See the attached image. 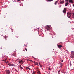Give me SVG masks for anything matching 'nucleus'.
I'll return each mask as SVG.
<instances>
[{
    "label": "nucleus",
    "instance_id": "nucleus-1",
    "mask_svg": "<svg viewBox=\"0 0 74 74\" xmlns=\"http://www.w3.org/2000/svg\"><path fill=\"white\" fill-rule=\"evenodd\" d=\"M46 29L47 31L51 32V30H52V28H51V26L47 25L46 27Z\"/></svg>",
    "mask_w": 74,
    "mask_h": 74
},
{
    "label": "nucleus",
    "instance_id": "nucleus-2",
    "mask_svg": "<svg viewBox=\"0 0 74 74\" xmlns=\"http://www.w3.org/2000/svg\"><path fill=\"white\" fill-rule=\"evenodd\" d=\"M66 8H64L63 11V12L64 14H65V13H66Z\"/></svg>",
    "mask_w": 74,
    "mask_h": 74
},
{
    "label": "nucleus",
    "instance_id": "nucleus-3",
    "mask_svg": "<svg viewBox=\"0 0 74 74\" xmlns=\"http://www.w3.org/2000/svg\"><path fill=\"white\" fill-rule=\"evenodd\" d=\"M71 55L72 58H74V52L72 51L71 52Z\"/></svg>",
    "mask_w": 74,
    "mask_h": 74
},
{
    "label": "nucleus",
    "instance_id": "nucleus-4",
    "mask_svg": "<svg viewBox=\"0 0 74 74\" xmlns=\"http://www.w3.org/2000/svg\"><path fill=\"white\" fill-rule=\"evenodd\" d=\"M67 17H68L69 18H70V17L71 16V14L67 13Z\"/></svg>",
    "mask_w": 74,
    "mask_h": 74
},
{
    "label": "nucleus",
    "instance_id": "nucleus-5",
    "mask_svg": "<svg viewBox=\"0 0 74 74\" xmlns=\"http://www.w3.org/2000/svg\"><path fill=\"white\" fill-rule=\"evenodd\" d=\"M64 1L62 0L60 2V4H63V3H64Z\"/></svg>",
    "mask_w": 74,
    "mask_h": 74
},
{
    "label": "nucleus",
    "instance_id": "nucleus-6",
    "mask_svg": "<svg viewBox=\"0 0 74 74\" xmlns=\"http://www.w3.org/2000/svg\"><path fill=\"white\" fill-rule=\"evenodd\" d=\"M23 51L24 52L25 51V50H26V52H27V49L26 48H23Z\"/></svg>",
    "mask_w": 74,
    "mask_h": 74
},
{
    "label": "nucleus",
    "instance_id": "nucleus-7",
    "mask_svg": "<svg viewBox=\"0 0 74 74\" xmlns=\"http://www.w3.org/2000/svg\"><path fill=\"white\" fill-rule=\"evenodd\" d=\"M69 2L70 3H71L72 4H74V2H73V1L72 0H69Z\"/></svg>",
    "mask_w": 74,
    "mask_h": 74
},
{
    "label": "nucleus",
    "instance_id": "nucleus-8",
    "mask_svg": "<svg viewBox=\"0 0 74 74\" xmlns=\"http://www.w3.org/2000/svg\"><path fill=\"white\" fill-rule=\"evenodd\" d=\"M15 55H16V53H14L11 55V56H15Z\"/></svg>",
    "mask_w": 74,
    "mask_h": 74
},
{
    "label": "nucleus",
    "instance_id": "nucleus-9",
    "mask_svg": "<svg viewBox=\"0 0 74 74\" xmlns=\"http://www.w3.org/2000/svg\"><path fill=\"white\" fill-rule=\"evenodd\" d=\"M58 48H60L62 47V46L60 45H58Z\"/></svg>",
    "mask_w": 74,
    "mask_h": 74
},
{
    "label": "nucleus",
    "instance_id": "nucleus-10",
    "mask_svg": "<svg viewBox=\"0 0 74 74\" xmlns=\"http://www.w3.org/2000/svg\"><path fill=\"white\" fill-rule=\"evenodd\" d=\"M15 66H16V65H14V64L12 63L11 64V66H14V67H15Z\"/></svg>",
    "mask_w": 74,
    "mask_h": 74
},
{
    "label": "nucleus",
    "instance_id": "nucleus-11",
    "mask_svg": "<svg viewBox=\"0 0 74 74\" xmlns=\"http://www.w3.org/2000/svg\"><path fill=\"white\" fill-rule=\"evenodd\" d=\"M69 5V3L68 2H66L65 4V6H67Z\"/></svg>",
    "mask_w": 74,
    "mask_h": 74
},
{
    "label": "nucleus",
    "instance_id": "nucleus-12",
    "mask_svg": "<svg viewBox=\"0 0 74 74\" xmlns=\"http://www.w3.org/2000/svg\"><path fill=\"white\" fill-rule=\"evenodd\" d=\"M35 64V65H37V66H39L38 65V63L37 62H34Z\"/></svg>",
    "mask_w": 74,
    "mask_h": 74
},
{
    "label": "nucleus",
    "instance_id": "nucleus-13",
    "mask_svg": "<svg viewBox=\"0 0 74 74\" xmlns=\"http://www.w3.org/2000/svg\"><path fill=\"white\" fill-rule=\"evenodd\" d=\"M19 68H20V69H21V70H22V69H23V68H22V66H21V65H19Z\"/></svg>",
    "mask_w": 74,
    "mask_h": 74
},
{
    "label": "nucleus",
    "instance_id": "nucleus-14",
    "mask_svg": "<svg viewBox=\"0 0 74 74\" xmlns=\"http://www.w3.org/2000/svg\"><path fill=\"white\" fill-rule=\"evenodd\" d=\"M12 63L10 62L8 64V65L10 66H11V64Z\"/></svg>",
    "mask_w": 74,
    "mask_h": 74
},
{
    "label": "nucleus",
    "instance_id": "nucleus-15",
    "mask_svg": "<svg viewBox=\"0 0 74 74\" xmlns=\"http://www.w3.org/2000/svg\"><path fill=\"white\" fill-rule=\"evenodd\" d=\"M60 71H61L60 70L58 71V74H60Z\"/></svg>",
    "mask_w": 74,
    "mask_h": 74
},
{
    "label": "nucleus",
    "instance_id": "nucleus-16",
    "mask_svg": "<svg viewBox=\"0 0 74 74\" xmlns=\"http://www.w3.org/2000/svg\"><path fill=\"white\" fill-rule=\"evenodd\" d=\"M22 62H23V61H22V60H20L19 61V63H22Z\"/></svg>",
    "mask_w": 74,
    "mask_h": 74
},
{
    "label": "nucleus",
    "instance_id": "nucleus-17",
    "mask_svg": "<svg viewBox=\"0 0 74 74\" xmlns=\"http://www.w3.org/2000/svg\"><path fill=\"white\" fill-rule=\"evenodd\" d=\"M26 69H29V70H31L30 68H29L28 67H26Z\"/></svg>",
    "mask_w": 74,
    "mask_h": 74
},
{
    "label": "nucleus",
    "instance_id": "nucleus-18",
    "mask_svg": "<svg viewBox=\"0 0 74 74\" xmlns=\"http://www.w3.org/2000/svg\"><path fill=\"white\" fill-rule=\"evenodd\" d=\"M69 65L70 66H72V64H71V62H70L69 63Z\"/></svg>",
    "mask_w": 74,
    "mask_h": 74
},
{
    "label": "nucleus",
    "instance_id": "nucleus-19",
    "mask_svg": "<svg viewBox=\"0 0 74 74\" xmlns=\"http://www.w3.org/2000/svg\"><path fill=\"white\" fill-rule=\"evenodd\" d=\"M63 58H62L60 60L61 62H63Z\"/></svg>",
    "mask_w": 74,
    "mask_h": 74
},
{
    "label": "nucleus",
    "instance_id": "nucleus-20",
    "mask_svg": "<svg viewBox=\"0 0 74 74\" xmlns=\"http://www.w3.org/2000/svg\"><path fill=\"white\" fill-rule=\"evenodd\" d=\"M57 3H58V1H56L55 3V5H56Z\"/></svg>",
    "mask_w": 74,
    "mask_h": 74
},
{
    "label": "nucleus",
    "instance_id": "nucleus-21",
    "mask_svg": "<svg viewBox=\"0 0 74 74\" xmlns=\"http://www.w3.org/2000/svg\"><path fill=\"white\" fill-rule=\"evenodd\" d=\"M48 1H53V0H47Z\"/></svg>",
    "mask_w": 74,
    "mask_h": 74
},
{
    "label": "nucleus",
    "instance_id": "nucleus-22",
    "mask_svg": "<svg viewBox=\"0 0 74 74\" xmlns=\"http://www.w3.org/2000/svg\"><path fill=\"white\" fill-rule=\"evenodd\" d=\"M40 66V67H42V65L41 64H39Z\"/></svg>",
    "mask_w": 74,
    "mask_h": 74
},
{
    "label": "nucleus",
    "instance_id": "nucleus-23",
    "mask_svg": "<svg viewBox=\"0 0 74 74\" xmlns=\"http://www.w3.org/2000/svg\"><path fill=\"white\" fill-rule=\"evenodd\" d=\"M68 14H71V12H69L67 13Z\"/></svg>",
    "mask_w": 74,
    "mask_h": 74
},
{
    "label": "nucleus",
    "instance_id": "nucleus-24",
    "mask_svg": "<svg viewBox=\"0 0 74 74\" xmlns=\"http://www.w3.org/2000/svg\"><path fill=\"white\" fill-rule=\"evenodd\" d=\"M59 5V8H60V7H61V6H62V5Z\"/></svg>",
    "mask_w": 74,
    "mask_h": 74
},
{
    "label": "nucleus",
    "instance_id": "nucleus-25",
    "mask_svg": "<svg viewBox=\"0 0 74 74\" xmlns=\"http://www.w3.org/2000/svg\"><path fill=\"white\" fill-rule=\"evenodd\" d=\"M48 69V70L49 71V70H50V67H49Z\"/></svg>",
    "mask_w": 74,
    "mask_h": 74
},
{
    "label": "nucleus",
    "instance_id": "nucleus-26",
    "mask_svg": "<svg viewBox=\"0 0 74 74\" xmlns=\"http://www.w3.org/2000/svg\"><path fill=\"white\" fill-rule=\"evenodd\" d=\"M60 64V65H61V66H63V63H61Z\"/></svg>",
    "mask_w": 74,
    "mask_h": 74
},
{
    "label": "nucleus",
    "instance_id": "nucleus-27",
    "mask_svg": "<svg viewBox=\"0 0 74 74\" xmlns=\"http://www.w3.org/2000/svg\"><path fill=\"white\" fill-rule=\"evenodd\" d=\"M31 66H32V67H33V65H32L31 66H28V67H31Z\"/></svg>",
    "mask_w": 74,
    "mask_h": 74
},
{
    "label": "nucleus",
    "instance_id": "nucleus-28",
    "mask_svg": "<svg viewBox=\"0 0 74 74\" xmlns=\"http://www.w3.org/2000/svg\"><path fill=\"white\" fill-rule=\"evenodd\" d=\"M35 73H36L35 72H34V71H33V72L32 74H35Z\"/></svg>",
    "mask_w": 74,
    "mask_h": 74
},
{
    "label": "nucleus",
    "instance_id": "nucleus-29",
    "mask_svg": "<svg viewBox=\"0 0 74 74\" xmlns=\"http://www.w3.org/2000/svg\"><path fill=\"white\" fill-rule=\"evenodd\" d=\"M62 66H62V65H60V68H62Z\"/></svg>",
    "mask_w": 74,
    "mask_h": 74
},
{
    "label": "nucleus",
    "instance_id": "nucleus-30",
    "mask_svg": "<svg viewBox=\"0 0 74 74\" xmlns=\"http://www.w3.org/2000/svg\"><path fill=\"white\" fill-rule=\"evenodd\" d=\"M73 7H74V3L73 4Z\"/></svg>",
    "mask_w": 74,
    "mask_h": 74
},
{
    "label": "nucleus",
    "instance_id": "nucleus-31",
    "mask_svg": "<svg viewBox=\"0 0 74 74\" xmlns=\"http://www.w3.org/2000/svg\"><path fill=\"white\" fill-rule=\"evenodd\" d=\"M12 32H13V29L12 30Z\"/></svg>",
    "mask_w": 74,
    "mask_h": 74
},
{
    "label": "nucleus",
    "instance_id": "nucleus-32",
    "mask_svg": "<svg viewBox=\"0 0 74 74\" xmlns=\"http://www.w3.org/2000/svg\"><path fill=\"white\" fill-rule=\"evenodd\" d=\"M20 0H17V1H20Z\"/></svg>",
    "mask_w": 74,
    "mask_h": 74
},
{
    "label": "nucleus",
    "instance_id": "nucleus-33",
    "mask_svg": "<svg viewBox=\"0 0 74 74\" xmlns=\"http://www.w3.org/2000/svg\"><path fill=\"white\" fill-rule=\"evenodd\" d=\"M66 0V1H67V2H68V1H68V0Z\"/></svg>",
    "mask_w": 74,
    "mask_h": 74
},
{
    "label": "nucleus",
    "instance_id": "nucleus-34",
    "mask_svg": "<svg viewBox=\"0 0 74 74\" xmlns=\"http://www.w3.org/2000/svg\"><path fill=\"white\" fill-rule=\"evenodd\" d=\"M30 60L31 62H32V60Z\"/></svg>",
    "mask_w": 74,
    "mask_h": 74
},
{
    "label": "nucleus",
    "instance_id": "nucleus-35",
    "mask_svg": "<svg viewBox=\"0 0 74 74\" xmlns=\"http://www.w3.org/2000/svg\"><path fill=\"white\" fill-rule=\"evenodd\" d=\"M49 34H50V35L52 34H51V33H50Z\"/></svg>",
    "mask_w": 74,
    "mask_h": 74
},
{
    "label": "nucleus",
    "instance_id": "nucleus-36",
    "mask_svg": "<svg viewBox=\"0 0 74 74\" xmlns=\"http://www.w3.org/2000/svg\"><path fill=\"white\" fill-rule=\"evenodd\" d=\"M62 73H64V74H65V73H64L63 72Z\"/></svg>",
    "mask_w": 74,
    "mask_h": 74
},
{
    "label": "nucleus",
    "instance_id": "nucleus-37",
    "mask_svg": "<svg viewBox=\"0 0 74 74\" xmlns=\"http://www.w3.org/2000/svg\"><path fill=\"white\" fill-rule=\"evenodd\" d=\"M39 64H40V63L39 62Z\"/></svg>",
    "mask_w": 74,
    "mask_h": 74
},
{
    "label": "nucleus",
    "instance_id": "nucleus-38",
    "mask_svg": "<svg viewBox=\"0 0 74 74\" xmlns=\"http://www.w3.org/2000/svg\"><path fill=\"white\" fill-rule=\"evenodd\" d=\"M52 52H55L54 51H53Z\"/></svg>",
    "mask_w": 74,
    "mask_h": 74
},
{
    "label": "nucleus",
    "instance_id": "nucleus-39",
    "mask_svg": "<svg viewBox=\"0 0 74 74\" xmlns=\"http://www.w3.org/2000/svg\"><path fill=\"white\" fill-rule=\"evenodd\" d=\"M4 18H5V17H4Z\"/></svg>",
    "mask_w": 74,
    "mask_h": 74
},
{
    "label": "nucleus",
    "instance_id": "nucleus-40",
    "mask_svg": "<svg viewBox=\"0 0 74 74\" xmlns=\"http://www.w3.org/2000/svg\"><path fill=\"white\" fill-rule=\"evenodd\" d=\"M34 58V59H35V58Z\"/></svg>",
    "mask_w": 74,
    "mask_h": 74
},
{
    "label": "nucleus",
    "instance_id": "nucleus-41",
    "mask_svg": "<svg viewBox=\"0 0 74 74\" xmlns=\"http://www.w3.org/2000/svg\"><path fill=\"white\" fill-rule=\"evenodd\" d=\"M53 50H54V49H53Z\"/></svg>",
    "mask_w": 74,
    "mask_h": 74
}]
</instances>
